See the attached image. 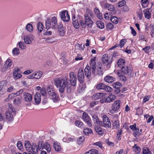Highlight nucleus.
Masks as SVG:
<instances>
[{"instance_id":"nucleus-1","label":"nucleus","mask_w":154,"mask_h":154,"mask_svg":"<svg viewBox=\"0 0 154 154\" xmlns=\"http://www.w3.org/2000/svg\"><path fill=\"white\" fill-rule=\"evenodd\" d=\"M93 16V14L89 9H87L86 13L84 15L85 20H83L81 21V26L83 28H85L87 26L88 30L92 31V25L93 22L90 17Z\"/></svg>"},{"instance_id":"nucleus-2","label":"nucleus","mask_w":154,"mask_h":154,"mask_svg":"<svg viewBox=\"0 0 154 154\" xmlns=\"http://www.w3.org/2000/svg\"><path fill=\"white\" fill-rule=\"evenodd\" d=\"M57 78L54 79V84L57 88H59V91L61 93H63L67 83V78Z\"/></svg>"},{"instance_id":"nucleus-3","label":"nucleus","mask_w":154,"mask_h":154,"mask_svg":"<svg viewBox=\"0 0 154 154\" xmlns=\"http://www.w3.org/2000/svg\"><path fill=\"white\" fill-rule=\"evenodd\" d=\"M57 25V19L55 17H52L51 20L48 19L45 21V26L47 29H49L51 28L55 29Z\"/></svg>"},{"instance_id":"nucleus-4","label":"nucleus","mask_w":154,"mask_h":154,"mask_svg":"<svg viewBox=\"0 0 154 154\" xmlns=\"http://www.w3.org/2000/svg\"><path fill=\"white\" fill-rule=\"evenodd\" d=\"M103 122L100 121V125L109 128L111 127V123L109 118L106 115H104L103 117Z\"/></svg>"},{"instance_id":"nucleus-5","label":"nucleus","mask_w":154,"mask_h":154,"mask_svg":"<svg viewBox=\"0 0 154 154\" xmlns=\"http://www.w3.org/2000/svg\"><path fill=\"white\" fill-rule=\"evenodd\" d=\"M72 23L74 27L76 29H78L79 26V22L81 25V21L82 20V17L81 16H78L75 17L74 16L72 18Z\"/></svg>"},{"instance_id":"nucleus-6","label":"nucleus","mask_w":154,"mask_h":154,"mask_svg":"<svg viewBox=\"0 0 154 154\" xmlns=\"http://www.w3.org/2000/svg\"><path fill=\"white\" fill-rule=\"evenodd\" d=\"M95 60V57L91 59L90 63V69H91L92 70V75L93 76H94L96 75V74L95 73L96 71Z\"/></svg>"},{"instance_id":"nucleus-7","label":"nucleus","mask_w":154,"mask_h":154,"mask_svg":"<svg viewBox=\"0 0 154 154\" xmlns=\"http://www.w3.org/2000/svg\"><path fill=\"white\" fill-rule=\"evenodd\" d=\"M60 16L62 20L64 22H67L70 20V17L66 11H63L60 12Z\"/></svg>"},{"instance_id":"nucleus-8","label":"nucleus","mask_w":154,"mask_h":154,"mask_svg":"<svg viewBox=\"0 0 154 154\" xmlns=\"http://www.w3.org/2000/svg\"><path fill=\"white\" fill-rule=\"evenodd\" d=\"M102 61L103 63H106L108 65L110 64L112 61V59L110 58V56L107 54H105L103 56Z\"/></svg>"},{"instance_id":"nucleus-9","label":"nucleus","mask_w":154,"mask_h":154,"mask_svg":"<svg viewBox=\"0 0 154 154\" xmlns=\"http://www.w3.org/2000/svg\"><path fill=\"white\" fill-rule=\"evenodd\" d=\"M12 60L8 58L5 61V64L3 66L2 68V70L3 71H5L7 69L9 68L12 66Z\"/></svg>"},{"instance_id":"nucleus-10","label":"nucleus","mask_w":154,"mask_h":154,"mask_svg":"<svg viewBox=\"0 0 154 154\" xmlns=\"http://www.w3.org/2000/svg\"><path fill=\"white\" fill-rule=\"evenodd\" d=\"M70 81L71 85L75 86L76 85L77 78L73 72H71L69 73Z\"/></svg>"},{"instance_id":"nucleus-11","label":"nucleus","mask_w":154,"mask_h":154,"mask_svg":"<svg viewBox=\"0 0 154 154\" xmlns=\"http://www.w3.org/2000/svg\"><path fill=\"white\" fill-rule=\"evenodd\" d=\"M25 43L30 45L32 44V42L34 40V37L32 35L24 36L23 38Z\"/></svg>"},{"instance_id":"nucleus-12","label":"nucleus","mask_w":154,"mask_h":154,"mask_svg":"<svg viewBox=\"0 0 154 154\" xmlns=\"http://www.w3.org/2000/svg\"><path fill=\"white\" fill-rule=\"evenodd\" d=\"M78 79L81 83L83 82L84 79V74L83 70L82 68H80L78 71Z\"/></svg>"},{"instance_id":"nucleus-13","label":"nucleus","mask_w":154,"mask_h":154,"mask_svg":"<svg viewBox=\"0 0 154 154\" xmlns=\"http://www.w3.org/2000/svg\"><path fill=\"white\" fill-rule=\"evenodd\" d=\"M82 119L84 121L87 123V124L88 125V126L91 127V119L86 112H84L83 113Z\"/></svg>"},{"instance_id":"nucleus-14","label":"nucleus","mask_w":154,"mask_h":154,"mask_svg":"<svg viewBox=\"0 0 154 154\" xmlns=\"http://www.w3.org/2000/svg\"><path fill=\"white\" fill-rule=\"evenodd\" d=\"M32 95L27 92H24L23 93V99L26 102H29L31 101L32 100Z\"/></svg>"},{"instance_id":"nucleus-15","label":"nucleus","mask_w":154,"mask_h":154,"mask_svg":"<svg viewBox=\"0 0 154 154\" xmlns=\"http://www.w3.org/2000/svg\"><path fill=\"white\" fill-rule=\"evenodd\" d=\"M91 71H92V70L90 69L89 66L88 65H87L85 69V75L88 79L90 78L91 77Z\"/></svg>"},{"instance_id":"nucleus-16","label":"nucleus","mask_w":154,"mask_h":154,"mask_svg":"<svg viewBox=\"0 0 154 154\" xmlns=\"http://www.w3.org/2000/svg\"><path fill=\"white\" fill-rule=\"evenodd\" d=\"M104 80L106 82L110 83L115 81L116 79L113 76L107 75L104 77Z\"/></svg>"},{"instance_id":"nucleus-17","label":"nucleus","mask_w":154,"mask_h":154,"mask_svg":"<svg viewBox=\"0 0 154 154\" xmlns=\"http://www.w3.org/2000/svg\"><path fill=\"white\" fill-rule=\"evenodd\" d=\"M121 101L120 100L115 101L112 105L113 110L116 111L119 109L120 107Z\"/></svg>"},{"instance_id":"nucleus-18","label":"nucleus","mask_w":154,"mask_h":154,"mask_svg":"<svg viewBox=\"0 0 154 154\" xmlns=\"http://www.w3.org/2000/svg\"><path fill=\"white\" fill-rule=\"evenodd\" d=\"M19 70L18 68L14 69L13 72L14 77V79H18L22 76V75L19 73Z\"/></svg>"},{"instance_id":"nucleus-19","label":"nucleus","mask_w":154,"mask_h":154,"mask_svg":"<svg viewBox=\"0 0 154 154\" xmlns=\"http://www.w3.org/2000/svg\"><path fill=\"white\" fill-rule=\"evenodd\" d=\"M58 29L60 35L63 36L65 32V29L61 24L58 25Z\"/></svg>"},{"instance_id":"nucleus-20","label":"nucleus","mask_w":154,"mask_h":154,"mask_svg":"<svg viewBox=\"0 0 154 154\" xmlns=\"http://www.w3.org/2000/svg\"><path fill=\"white\" fill-rule=\"evenodd\" d=\"M121 70H119L118 71H121L122 73L126 74H128L129 72L131 71V70L129 69L128 67L126 66L125 67L123 66L121 67Z\"/></svg>"},{"instance_id":"nucleus-21","label":"nucleus","mask_w":154,"mask_h":154,"mask_svg":"<svg viewBox=\"0 0 154 154\" xmlns=\"http://www.w3.org/2000/svg\"><path fill=\"white\" fill-rule=\"evenodd\" d=\"M34 99L35 102L37 104H39L41 101V96L40 94L38 92L35 93L34 96Z\"/></svg>"},{"instance_id":"nucleus-22","label":"nucleus","mask_w":154,"mask_h":154,"mask_svg":"<svg viewBox=\"0 0 154 154\" xmlns=\"http://www.w3.org/2000/svg\"><path fill=\"white\" fill-rule=\"evenodd\" d=\"M15 114H13L11 111H8L6 112V119L8 121H11L13 119V115Z\"/></svg>"},{"instance_id":"nucleus-23","label":"nucleus","mask_w":154,"mask_h":154,"mask_svg":"<svg viewBox=\"0 0 154 154\" xmlns=\"http://www.w3.org/2000/svg\"><path fill=\"white\" fill-rule=\"evenodd\" d=\"M94 12L95 15L100 19H103L102 14L100 12L99 10L97 7H95L94 9Z\"/></svg>"},{"instance_id":"nucleus-24","label":"nucleus","mask_w":154,"mask_h":154,"mask_svg":"<svg viewBox=\"0 0 154 154\" xmlns=\"http://www.w3.org/2000/svg\"><path fill=\"white\" fill-rule=\"evenodd\" d=\"M116 96L113 94H110L106 98V103H109L113 101L115 99Z\"/></svg>"},{"instance_id":"nucleus-25","label":"nucleus","mask_w":154,"mask_h":154,"mask_svg":"<svg viewBox=\"0 0 154 154\" xmlns=\"http://www.w3.org/2000/svg\"><path fill=\"white\" fill-rule=\"evenodd\" d=\"M104 7L106 9L110 11H114L115 9V8L112 5L108 3L105 4Z\"/></svg>"},{"instance_id":"nucleus-26","label":"nucleus","mask_w":154,"mask_h":154,"mask_svg":"<svg viewBox=\"0 0 154 154\" xmlns=\"http://www.w3.org/2000/svg\"><path fill=\"white\" fill-rule=\"evenodd\" d=\"M21 97L20 96H18L15 98L14 100L13 103L15 105H18L21 103Z\"/></svg>"},{"instance_id":"nucleus-27","label":"nucleus","mask_w":154,"mask_h":154,"mask_svg":"<svg viewBox=\"0 0 154 154\" xmlns=\"http://www.w3.org/2000/svg\"><path fill=\"white\" fill-rule=\"evenodd\" d=\"M106 94L104 93H97L94 96V98L96 100H98L101 97H103L105 96Z\"/></svg>"},{"instance_id":"nucleus-28","label":"nucleus","mask_w":154,"mask_h":154,"mask_svg":"<svg viewBox=\"0 0 154 154\" xmlns=\"http://www.w3.org/2000/svg\"><path fill=\"white\" fill-rule=\"evenodd\" d=\"M117 64L119 66L120 68L124 66L125 64V61L123 59L121 58L118 60Z\"/></svg>"},{"instance_id":"nucleus-29","label":"nucleus","mask_w":154,"mask_h":154,"mask_svg":"<svg viewBox=\"0 0 154 154\" xmlns=\"http://www.w3.org/2000/svg\"><path fill=\"white\" fill-rule=\"evenodd\" d=\"M54 146L55 150L57 151H59L61 150V148L60 144L57 142H54Z\"/></svg>"},{"instance_id":"nucleus-30","label":"nucleus","mask_w":154,"mask_h":154,"mask_svg":"<svg viewBox=\"0 0 154 154\" xmlns=\"http://www.w3.org/2000/svg\"><path fill=\"white\" fill-rule=\"evenodd\" d=\"M42 72L40 71H37L34 72L35 78L39 79L41 78L42 75Z\"/></svg>"},{"instance_id":"nucleus-31","label":"nucleus","mask_w":154,"mask_h":154,"mask_svg":"<svg viewBox=\"0 0 154 154\" xmlns=\"http://www.w3.org/2000/svg\"><path fill=\"white\" fill-rule=\"evenodd\" d=\"M133 149L135 151L136 154H139L140 152L141 148L139 146H137L136 144H135L133 147Z\"/></svg>"},{"instance_id":"nucleus-32","label":"nucleus","mask_w":154,"mask_h":154,"mask_svg":"<svg viewBox=\"0 0 154 154\" xmlns=\"http://www.w3.org/2000/svg\"><path fill=\"white\" fill-rule=\"evenodd\" d=\"M117 74L119 77L120 79L123 81L125 82L127 80L126 77L122 74L121 71H118Z\"/></svg>"},{"instance_id":"nucleus-33","label":"nucleus","mask_w":154,"mask_h":154,"mask_svg":"<svg viewBox=\"0 0 154 154\" xmlns=\"http://www.w3.org/2000/svg\"><path fill=\"white\" fill-rule=\"evenodd\" d=\"M32 145L31 148L33 153L35 154L37 153L38 152V149L37 146L36 144L34 143H33L32 144Z\"/></svg>"},{"instance_id":"nucleus-34","label":"nucleus","mask_w":154,"mask_h":154,"mask_svg":"<svg viewBox=\"0 0 154 154\" xmlns=\"http://www.w3.org/2000/svg\"><path fill=\"white\" fill-rule=\"evenodd\" d=\"M143 12H144L145 18L148 19H149L150 18L151 14L148 9H146L145 10H144Z\"/></svg>"},{"instance_id":"nucleus-35","label":"nucleus","mask_w":154,"mask_h":154,"mask_svg":"<svg viewBox=\"0 0 154 154\" xmlns=\"http://www.w3.org/2000/svg\"><path fill=\"white\" fill-rule=\"evenodd\" d=\"M47 91L49 95L51 94L55 91L54 87L51 85H49L48 87Z\"/></svg>"},{"instance_id":"nucleus-36","label":"nucleus","mask_w":154,"mask_h":154,"mask_svg":"<svg viewBox=\"0 0 154 154\" xmlns=\"http://www.w3.org/2000/svg\"><path fill=\"white\" fill-rule=\"evenodd\" d=\"M52 99L54 100H57L58 98V96L55 92L54 91L53 93L49 95Z\"/></svg>"},{"instance_id":"nucleus-37","label":"nucleus","mask_w":154,"mask_h":154,"mask_svg":"<svg viewBox=\"0 0 154 154\" xmlns=\"http://www.w3.org/2000/svg\"><path fill=\"white\" fill-rule=\"evenodd\" d=\"M106 85L103 83L98 84L96 86V88L98 90H104Z\"/></svg>"},{"instance_id":"nucleus-38","label":"nucleus","mask_w":154,"mask_h":154,"mask_svg":"<svg viewBox=\"0 0 154 154\" xmlns=\"http://www.w3.org/2000/svg\"><path fill=\"white\" fill-rule=\"evenodd\" d=\"M113 128L118 129L119 127V121L118 120H116L114 122L112 125Z\"/></svg>"},{"instance_id":"nucleus-39","label":"nucleus","mask_w":154,"mask_h":154,"mask_svg":"<svg viewBox=\"0 0 154 154\" xmlns=\"http://www.w3.org/2000/svg\"><path fill=\"white\" fill-rule=\"evenodd\" d=\"M18 44L19 47L22 49H25L26 48V45L23 42H18Z\"/></svg>"},{"instance_id":"nucleus-40","label":"nucleus","mask_w":154,"mask_h":154,"mask_svg":"<svg viewBox=\"0 0 154 154\" xmlns=\"http://www.w3.org/2000/svg\"><path fill=\"white\" fill-rule=\"evenodd\" d=\"M98 152V150L94 149H92L86 152L85 154H97Z\"/></svg>"},{"instance_id":"nucleus-41","label":"nucleus","mask_w":154,"mask_h":154,"mask_svg":"<svg viewBox=\"0 0 154 154\" xmlns=\"http://www.w3.org/2000/svg\"><path fill=\"white\" fill-rule=\"evenodd\" d=\"M95 130L96 132L99 135L102 134L104 132L102 128L98 126H97L95 128Z\"/></svg>"},{"instance_id":"nucleus-42","label":"nucleus","mask_w":154,"mask_h":154,"mask_svg":"<svg viewBox=\"0 0 154 154\" xmlns=\"http://www.w3.org/2000/svg\"><path fill=\"white\" fill-rule=\"evenodd\" d=\"M92 132L91 129L88 128H86L83 130L84 133L86 135H88L89 134L91 133Z\"/></svg>"},{"instance_id":"nucleus-43","label":"nucleus","mask_w":154,"mask_h":154,"mask_svg":"<svg viewBox=\"0 0 154 154\" xmlns=\"http://www.w3.org/2000/svg\"><path fill=\"white\" fill-rule=\"evenodd\" d=\"M139 131V129L138 128H137L134 131V135L136 137H139L141 134Z\"/></svg>"},{"instance_id":"nucleus-44","label":"nucleus","mask_w":154,"mask_h":154,"mask_svg":"<svg viewBox=\"0 0 154 154\" xmlns=\"http://www.w3.org/2000/svg\"><path fill=\"white\" fill-rule=\"evenodd\" d=\"M26 29L27 31L31 32L33 31V27L32 24L28 23L26 26Z\"/></svg>"},{"instance_id":"nucleus-45","label":"nucleus","mask_w":154,"mask_h":154,"mask_svg":"<svg viewBox=\"0 0 154 154\" xmlns=\"http://www.w3.org/2000/svg\"><path fill=\"white\" fill-rule=\"evenodd\" d=\"M12 54L14 55H18L19 54L20 51L18 48H14L12 51Z\"/></svg>"},{"instance_id":"nucleus-46","label":"nucleus","mask_w":154,"mask_h":154,"mask_svg":"<svg viewBox=\"0 0 154 154\" xmlns=\"http://www.w3.org/2000/svg\"><path fill=\"white\" fill-rule=\"evenodd\" d=\"M113 87L116 89L120 88L122 86L121 83L119 82H116L113 84Z\"/></svg>"},{"instance_id":"nucleus-47","label":"nucleus","mask_w":154,"mask_h":154,"mask_svg":"<svg viewBox=\"0 0 154 154\" xmlns=\"http://www.w3.org/2000/svg\"><path fill=\"white\" fill-rule=\"evenodd\" d=\"M40 92L41 95L46 97L47 95L46 90L45 88H42L40 90Z\"/></svg>"},{"instance_id":"nucleus-48","label":"nucleus","mask_w":154,"mask_h":154,"mask_svg":"<svg viewBox=\"0 0 154 154\" xmlns=\"http://www.w3.org/2000/svg\"><path fill=\"white\" fill-rule=\"evenodd\" d=\"M25 146L26 149L27 150H28L31 146L30 142L28 140L25 141Z\"/></svg>"},{"instance_id":"nucleus-49","label":"nucleus","mask_w":154,"mask_h":154,"mask_svg":"<svg viewBox=\"0 0 154 154\" xmlns=\"http://www.w3.org/2000/svg\"><path fill=\"white\" fill-rule=\"evenodd\" d=\"M8 111H11L14 114H15V109L13 107V106L11 104L8 103Z\"/></svg>"},{"instance_id":"nucleus-50","label":"nucleus","mask_w":154,"mask_h":154,"mask_svg":"<svg viewBox=\"0 0 154 154\" xmlns=\"http://www.w3.org/2000/svg\"><path fill=\"white\" fill-rule=\"evenodd\" d=\"M38 149L39 150L41 151L44 147L43 142L42 141L40 142L38 144Z\"/></svg>"},{"instance_id":"nucleus-51","label":"nucleus","mask_w":154,"mask_h":154,"mask_svg":"<svg viewBox=\"0 0 154 154\" xmlns=\"http://www.w3.org/2000/svg\"><path fill=\"white\" fill-rule=\"evenodd\" d=\"M37 28L39 32H41L43 28V26L42 23L39 22L38 24Z\"/></svg>"},{"instance_id":"nucleus-52","label":"nucleus","mask_w":154,"mask_h":154,"mask_svg":"<svg viewBox=\"0 0 154 154\" xmlns=\"http://www.w3.org/2000/svg\"><path fill=\"white\" fill-rule=\"evenodd\" d=\"M44 148L48 152H49L51 150L50 145L48 143H46L44 146Z\"/></svg>"},{"instance_id":"nucleus-53","label":"nucleus","mask_w":154,"mask_h":154,"mask_svg":"<svg viewBox=\"0 0 154 154\" xmlns=\"http://www.w3.org/2000/svg\"><path fill=\"white\" fill-rule=\"evenodd\" d=\"M111 20L113 23L116 24L118 23L119 20L116 17L114 16L111 18Z\"/></svg>"},{"instance_id":"nucleus-54","label":"nucleus","mask_w":154,"mask_h":154,"mask_svg":"<svg viewBox=\"0 0 154 154\" xmlns=\"http://www.w3.org/2000/svg\"><path fill=\"white\" fill-rule=\"evenodd\" d=\"M143 154H150L151 152L147 148H144L143 150Z\"/></svg>"},{"instance_id":"nucleus-55","label":"nucleus","mask_w":154,"mask_h":154,"mask_svg":"<svg viewBox=\"0 0 154 154\" xmlns=\"http://www.w3.org/2000/svg\"><path fill=\"white\" fill-rule=\"evenodd\" d=\"M97 26L100 29H103L104 27V23L102 21L98 22L97 23Z\"/></svg>"},{"instance_id":"nucleus-56","label":"nucleus","mask_w":154,"mask_h":154,"mask_svg":"<svg viewBox=\"0 0 154 154\" xmlns=\"http://www.w3.org/2000/svg\"><path fill=\"white\" fill-rule=\"evenodd\" d=\"M75 46L76 47H79L78 49L81 50H83L85 48L84 45H82V44H81L80 45L79 44L77 43L76 44Z\"/></svg>"},{"instance_id":"nucleus-57","label":"nucleus","mask_w":154,"mask_h":154,"mask_svg":"<svg viewBox=\"0 0 154 154\" xmlns=\"http://www.w3.org/2000/svg\"><path fill=\"white\" fill-rule=\"evenodd\" d=\"M114 26L111 23H108L106 26V28L107 30H111L112 29Z\"/></svg>"},{"instance_id":"nucleus-58","label":"nucleus","mask_w":154,"mask_h":154,"mask_svg":"<svg viewBox=\"0 0 154 154\" xmlns=\"http://www.w3.org/2000/svg\"><path fill=\"white\" fill-rule=\"evenodd\" d=\"M126 40L125 39L121 40L120 42V44H119L120 48H122L125 45L126 43Z\"/></svg>"},{"instance_id":"nucleus-59","label":"nucleus","mask_w":154,"mask_h":154,"mask_svg":"<svg viewBox=\"0 0 154 154\" xmlns=\"http://www.w3.org/2000/svg\"><path fill=\"white\" fill-rule=\"evenodd\" d=\"M126 4V2L125 0H122L120 1L118 3V6L119 7H121L124 6Z\"/></svg>"},{"instance_id":"nucleus-60","label":"nucleus","mask_w":154,"mask_h":154,"mask_svg":"<svg viewBox=\"0 0 154 154\" xmlns=\"http://www.w3.org/2000/svg\"><path fill=\"white\" fill-rule=\"evenodd\" d=\"M6 85V82L5 81H2L0 82V88L3 90V88L4 86Z\"/></svg>"},{"instance_id":"nucleus-61","label":"nucleus","mask_w":154,"mask_h":154,"mask_svg":"<svg viewBox=\"0 0 154 154\" xmlns=\"http://www.w3.org/2000/svg\"><path fill=\"white\" fill-rule=\"evenodd\" d=\"M83 123L79 121H77L75 122V125L79 127H81L83 125Z\"/></svg>"},{"instance_id":"nucleus-62","label":"nucleus","mask_w":154,"mask_h":154,"mask_svg":"<svg viewBox=\"0 0 154 154\" xmlns=\"http://www.w3.org/2000/svg\"><path fill=\"white\" fill-rule=\"evenodd\" d=\"M85 139L83 137H80L78 140V143L79 144H81L83 142Z\"/></svg>"},{"instance_id":"nucleus-63","label":"nucleus","mask_w":154,"mask_h":154,"mask_svg":"<svg viewBox=\"0 0 154 154\" xmlns=\"http://www.w3.org/2000/svg\"><path fill=\"white\" fill-rule=\"evenodd\" d=\"M104 90L107 92H109L112 91V88L111 87L106 85Z\"/></svg>"},{"instance_id":"nucleus-64","label":"nucleus","mask_w":154,"mask_h":154,"mask_svg":"<svg viewBox=\"0 0 154 154\" xmlns=\"http://www.w3.org/2000/svg\"><path fill=\"white\" fill-rule=\"evenodd\" d=\"M17 146L19 149L21 150L22 149L23 145L22 143L20 141H18L17 143Z\"/></svg>"}]
</instances>
